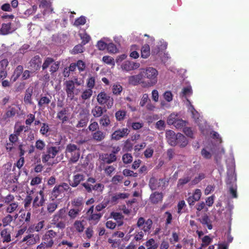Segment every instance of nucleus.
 Masks as SVG:
<instances>
[{
    "instance_id": "1",
    "label": "nucleus",
    "mask_w": 249,
    "mask_h": 249,
    "mask_svg": "<svg viewBox=\"0 0 249 249\" xmlns=\"http://www.w3.org/2000/svg\"><path fill=\"white\" fill-rule=\"evenodd\" d=\"M142 79L144 80L142 82V86L143 88H148L154 86L158 81V71L152 67H148L142 69L141 71Z\"/></svg>"
},
{
    "instance_id": "2",
    "label": "nucleus",
    "mask_w": 249,
    "mask_h": 249,
    "mask_svg": "<svg viewBox=\"0 0 249 249\" xmlns=\"http://www.w3.org/2000/svg\"><path fill=\"white\" fill-rule=\"evenodd\" d=\"M153 221L151 219L149 218L145 220L142 217H139L136 226L141 230V231H136L134 233V239L137 241H140L143 237L144 233L148 232L149 233Z\"/></svg>"
},
{
    "instance_id": "3",
    "label": "nucleus",
    "mask_w": 249,
    "mask_h": 249,
    "mask_svg": "<svg viewBox=\"0 0 249 249\" xmlns=\"http://www.w3.org/2000/svg\"><path fill=\"white\" fill-rule=\"evenodd\" d=\"M65 153L66 157L69 159V161L70 163H76L79 159L80 155L79 148L74 144L69 143L67 144Z\"/></svg>"
},
{
    "instance_id": "4",
    "label": "nucleus",
    "mask_w": 249,
    "mask_h": 249,
    "mask_svg": "<svg viewBox=\"0 0 249 249\" xmlns=\"http://www.w3.org/2000/svg\"><path fill=\"white\" fill-rule=\"evenodd\" d=\"M96 182L95 178L92 177L89 178L86 182L82 183L81 185L85 188V191L89 193H91L92 191H95L98 192L99 194H102L104 189V185L102 183H96L94 185L92 184H94Z\"/></svg>"
},
{
    "instance_id": "5",
    "label": "nucleus",
    "mask_w": 249,
    "mask_h": 249,
    "mask_svg": "<svg viewBox=\"0 0 249 249\" xmlns=\"http://www.w3.org/2000/svg\"><path fill=\"white\" fill-rule=\"evenodd\" d=\"M60 150L61 148L60 146L47 145L46 151L42 153V162L46 163L50 159H54Z\"/></svg>"
},
{
    "instance_id": "6",
    "label": "nucleus",
    "mask_w": 249,
    "mask_h": 249,
    "mask_svg": "<svg viewBox=\"0 0 249 249\" xmlns=\"http://www.w3.org/2000/svg\"><path fill=\"white\" fill-rule=\"evenodd\" d=\"M60 64V61H55L53 58L47 57L45 58L42 65V70L44 71L47 69L50 66L49 71L51 74L53 75L58 70Z\"/></svg>"
},
{
    "instance_id": "7",
    "label": "nucleus",
    "mask_w": 249,
    "mask_h": 249,
    "mask_svg": "<svg viewBox=\"0 0 249 249\" xmlns=\"http://www.w3.org/2000/svg\"><path fill=\"white\" fill-rule=\"evenodd\" d=\"M97 101L100 105L106 104L107 109L111 108L114 104L113 98L108 95L105 91H101L97 95Z\"/></svg>"
},
{
    "instance_id": "8",
    "label": "nucleus",
    "mask_w": 249,
    "mask_h": 249,
    "mask_svg": "<svg viewBox=\"0 0 249 249\" xmlns=\"http://www.w3.org/2000/svg\"><path fill=\"white\" fill-rule=\"evenodd\" d=\"M57 235V233L53 230L47 231L43 236L42 240L46 244V248H51L54 245L53 239Z\"/></svg>"
},
{
    "instance_id": "9",
    "label": "nucleus",
    "mask_w": 249,
    "mask_h": 249,
    "mask_svg": "<svg viewBox=\"0 0 249 249\" xmlns=\"http://www.w3.org/2000/svg\"><path fill=\"white\" fill-rule=\"evenodd\" d=\"M64 86L67 97L71 100H73L74 97V82L72 80H67L64 83Z\"/></svg>"
},
{
    "instance_id": "10",
    "label": "nucleus",
    "mask_w": 249,
    "mask_h": 249,
    "mask_svg": "<svg viewBox=\"0 0 249 249\" xmlns=\"http://www.w3.org/2000/svg\"><path fill=\"white\" fill-rule=\"evenodd\" d=\"M99 159L102 161L100 164V167H104L105 164H109L117 160V157L114 156L111 154L104 153L100 154Z\"/></svg>"
},
{
    "instance_id": "11",
    "label": "nucleus",
    "mask_w": 249,
    "mask_h": 249,
    "mask_svg": "<svg viewBox=\"0 0 249 249\" xmlns=\"http://www.w3.org/2000/svg\"><path fill=\"white\" fill-rule=\"evenodd\" d=\"M129 130L125 127L115 130L111 136L112 140L118 141L123 138L126 137L129 133Z\"/></svg>"
},
{
    "instance_id": "12",
    "label": "nucleus",
    "mask_w": 249,
    "mask_h": 249,
    "mask_svg": "<svg viewBox=\"0 0 249 249\" xmlns=\"http://www.w3.org/2000/svg\"><path fill=\"white\" fill-rule=\"evenodd\" d=\"M44 193L43 190L39 191L33 201V207L37 208L42 206L45 203Z\"/></svg>"
},
{
    "instance_id": "13",
    "label": "nucleus",
    "mask_w": 249,
    "mask_h": 249,
    "mask_svg": "<svg viewBox=\"0 0 249 249\" xmlns=\"http://www.w3.org/2000/svg\"><path fill=\"white\" fill-rule=\"evenodd\" d=\"M165 184L166 180L165 178L158 179L154 177H152L149 180V186L152 190H155L159 189L161 184L163 186H164Z\"/></svg>"
},
{
    "instance_id": "14",
    "label": "nucleus",
    "mask_w": 249,
    "mask_h": 249,
    "mask_svg": "<svg viewBox=\"0 0 249 249\" xmlns=\"http://www.w3.org/2000/svg\"><path fill=\"white\" fill-rule=\"evenodd\" d=\"M202 195L201 191L199 189H196L195 190L192 196H190L187 199V201L190 206L192 207L195 204V202L198 201L200 199Z\"/></svg>"
},
{
    "instance_id": "15",
    "label": "nucleus",
    "mask_w": 249,
    "mask_h": 249,
    "mask_svg": "<svg viewBox=\"0 0 249 249\" xmlns=\"http://www.w3.org/2000/svg\"><path fill=\"white\" fill-rule=\"evenodd\" d=\"M166 137L170 145L171 146L177 145L176 142L178 139V133L176 134L173 131L169 130L166 132Z\"/></svg>"
},
{
    "instance_id": "16",
    "label": "nucleus",
    "mask_w": 249,
    "mask_h": 249,
    "mask_svg": "<svg viewBox=\"0 0 249 249\" xmlns=\"http://www.w3.org/2000/svg\"><path fill=\"white\" fill-rule=\"evenodd\" d=\"M128 81L129 84L133 86H137L139 84L142 85V82L144 81L140 72L139 74L130 76L128 78Z\"/></svg>"
},
{
    "instance_id": "17",
    "label": "nucleus",
    "mask_w": 249,
    "mask_h": 249,
    "mask_svg": "<svg viewBox=\"0 0 249 249\" xmlns=\"http://www.w3.org/2000/svg\"><path fill=\"white\" fill-rule=\"evenodd\" d=\"M41 63V59L38 55L34 56L29 62L30 66L36 71L40 69Z\"/></svg>"
},
{
    "instance_id": "18",
    "label": "nucleus",
    "mask_w": 249,
    "mask_h": 249,
    "mask_svg": "<svg viewBox=\"0 0 249 249\" xmlns=\"http://www.w3.org/2000/svg\"><path fill=\"white\" fill-rule=\"evenodd\" d=\"M33 89L34 88L32 86H30L26 89L23 99L24 102L25 104L32 105L33 104L32 96L33 95Z\"/></svg>"
},
{
    "instance_id": "19",
    "label": "nucleus",
    "mask_w": 249,
    "mask_h": 249,
    "mask_svg": "<svg viewBox=\"0 0 249 249\" xmlns=\"http://www.w3.org/2000/svg\"><path fill=\"white\" fill-rule=\"evenodd\" d=\"M107 111V110L105 107L96 105L92 109L91 113L95 118H98L101 117L103 113L106 112Z\"/></svg>"
},
{
    "instance_id": "20",
    "label": "nucleus",
    "mask_w": 249,
    "mask_h": 249,
    "mask_svg": "<svg viewBox=\"0 0 249 249\" xmlns=\"http://www.w3.org/2000/svg\"><path fill=\"white\" fill-rule=\"evenodd\" d=\"M85 179V176L83 174L78 173L73 176V180L70 182V185L72 187H76Z\"/></svg>"
},
{
    "instance_id": "21",
    "label": "nucleus",
    "mask_w": 249,
    "mask_h": 249,
    "mask_svg": "<svg viewBox=\"0 0 249 249\" xmlns=\"http://www.w3.org/2000/svg\"><path fill=\"white\" fill-rule=\"evenodd\" d=\"M140 66V64L137 63L132 62L129 61H124L122 65V68L123 70L130 71L134 69H137Z\"/></svg>"
},
{
    "instance_id": "22",
    "label": "nucleus",
    "mask_w": 249,
    "mask_h": 249,
    "mask_svg": "<svg viewBox=\"0 0 249 249\" xmlns=\"http://www.w3.org/2000/svg\"><path fill=\"white\" fill-rule=\"evenodd\" d=\"M99 120V124L103 128L109 127L111 126L110 117L107 114L103 115Z\"/></svg>"
},
{
    "instance_id": "23",
    "label": "nucleus",
    "mask_w": 249,
    "mask_h": 249,
    "mask_svg": "<svg viewBox=\"0 0 249 249\" xmlns=\"http://www.w3.org/2000/svg\"><path fill=\"white\" fill-rule=\"evenodd\" d=\"M163 194L162 193L155 192L151 194L150 196V200L153 204H157L161 202L163 199Z\"/></svg>"
},
{
    "instance_id": "24",
    "label": "nucleus",
    "mask_w": 249,
    "mask_h": 249,
    "mask_svg": "<svg viewBox=\"0 0 249 249\" xmlns=\"http://www.w3.org/2000/svg\"><path fill=\"white\" fill-rule=\"evenodd\" d=\"M68 110L66 108H63L62 110L59 111L57 113L56 118L61 121L62 124L65 123L69 120L68 116Z\"/></svg>"
},
{
    "instance_id": "25",
    "label": "nucleus",
    "mask_w": 249,
    "mask_h": 249,
    "mask_svg": "<svg viewBox=\"0 0 249 249\" xmlns=\"http://www.w3.org/2000/svg\"><path fill=\"white\" fill-rule=\"evenodd\" d=\"M23 71V67L21 65H18L14 70L11 80L13 82H16L22 73Z\"/></svg>"
},
{
    "instance_id": "26",
    "label": "nucleus",
    "mask_w": 249,
    "mask_h": 249,
    "mask_svg": "<svg viewBox=\"0 0 249 249\" xmlns=\"http://www.w3.org/2000/svg\"><path fill=\"white\" fill-rule=\"evenodd\" d=\"M177 145H179L180 147H184L188 144V140L186 138L180 133H178V139L176 142Z\"/></svg>"
},
{
    "instance_id": "27",
    "label": "nucleus",
    "mask_w": 249,
    "mask_h": 249,
    "mask_svg": "<svg viewBox=\"0 0 249 249\" xmlns=\"http://www.w3.org/2000/svg\"><path fill=\"white\" fill-rule=\"evenodd\" d=\"M71 203L72 206L75 208V209H80L81 211L83 209L84 205L83 197H76L71 201Z\"/></svg>"
},
{
    "instance_id": "28",
    "label": "nucleus",
    "mask_w": 249,
    "mask_h": 249,
    "mask_svg": "<svg viewBox=\"0 0 249 249\" xmlns=\"http://www.w3.org/2000/svg\"><path fill=\"white\" fill-rule=\"evenodd\" d=\"M67 217L65 208L60 209L53 216L52 220H62Z\"/></svg>"
},
{
    "instance_id": "29",
    "label": "nucleus",
    "mask_w": 249,
    "mask_h": 249,
    "mask_svg": "<svg viewBox=\"0 0 249 249\" xmlns=\"http://www.w3.org/2000/svg\"><path fill=\"white\" fill-rule=\"evenodd\" d=\"M3 242H10L11 241V233L8 229H4L0 232Z\"/></svg>"
},
{
    "instance_id": "30",
    "label": "nucleus",
    "mask_w": 249,
    "mask_h": 249,
    "mask_svg": "<svg viewBox=\"0 0 249 249\" xmlns=\"http://www.w3.org/2000/svg\"><path fill=\"white\" fill-rule=\"evenodd\" d=\"M44 225H45L44 220H42L41 221H39L37 223L34 225V228H33L32 226H30L27 230V232H31L32 230L35 231L37 232H39L43 229V228L44 227Z\"/></svg>"
},
{
    "instance_id": "31",
    "label": "nucleus",
    "mask_w": 249,
    "mask_h": 249,
    "mask_svg": "<svg viewBox=\"0 0 249 249\" xmlns=\"http://www.w3.org/2000/svg\"><path fill=\"white\" fill-rule=\"evenodd\" d=\"M236 180V177L232 172L227 174V177L226 180V184L228 186L231 185L235 186Z\"/></svg>"
},
{
    "instance_id": "32",
    "label": "nucleus",
    "mask_w": 249,
    "mask_h": 249,
    "mask_svg": "<svg viewBox=\"0 0 249 249\" xmlns=\"http://www.w3.org/2000/svg\"><path fill=\"white\" fill-rule=\"evenodd\" d=\"M63 193L61 187L59 185H56L54 187L51 192V197L53 199L57 198Z\"/></svg>"
},
{
    "instance_id": "33",
    "label": "nucleus",
    "mask_w": 249,
    "mask_h": 249,
    "mask_svg": "<svg viewBox=\"0 0 249 249\" xmlns=\"http://www.w3.org/2000/svg\"><path fill=\"white\" fill-rule=\"evenodd\" d=\"M128 197V194L125 193L116 194L111 197V201L113 203H117L119 199H125Z\"/></svg>"
},
{
    "instance_id": "34",
    "label": "nucleus",
    "mask_w": 249,
    "mask_h": 249,
    "mask_svg": "<svg viewBox=\"0 0 249 249\" xmlns=\"http://www.w3.org/2000/svg\"><path fill=\"white\" fill-rule=\"evenodd\" d=\"M106 137V133L101 130H97L92 134V138L97 142L103 141Z\"/></svg>"
},
{
    "instance_id": "35",
    "label": "nucleus",
    "mask_w": 249,
    "mask_h": 249,
    "mask_svg": "<svg viewBox=\"0 0 249 249\" xmlns=\"http://www.w3.org/2000/svg\"><path fill=\"white\" fill-rule=\"evenodd\" d=\"M11 23H3L0 29V32L2 35H6L11 33Z\"/></svg>"
},
{
    "instance_id": "36",
    "label": "nucleus",
    "mask_w": 249,
    "mask_h": 249,
    "mask_svg": "<svg viewBox=\"0 0 249 249\" xmlns=\"http://www.w3.org/2000/svg\"><path fill=\"white\" fill-rule=\"evenodd\" d=\"M150 54V49L149 45L146 44L141 49V57L143 58H148Z\"/></svg>"
},
{
    "instance_id": "37",
    "label": "nucleus",
    "mask_w": 249,
    "mask_h": 249,
    "mask_svg": "<svg viewBox=\"0 0 249 249\" xmlns=\"http://www.w3.org/2000/svg\"><path fill=\"white\" fill-rule=\"evenodd\" d=\"M92 89H86L81 93V98L83 100L89 99L92 96Z\"/></svg>"
},
{
    "instance_id": "38",
    "label": "nucleus",
    "mask_w": 249,
    "mask_h": 249,
    "mask_svg": "<svg viewBox=\"0 0 249 249\" xmlns=\"http://www.w3.org/2000/svg\"><path fill=\"white\" fill-rule=\"evenodd\" d=\"M126 115V111L124 110H119L116 112L115 116L118 121H123Z\"/></svg>"
},
{
    "instance_id": "39",
    "label": "nucleus",
    "mask_w": 249,
    "mask_h": 249,
    "mask_svg": "<svg viewBox=\"0 0 249 249\" xmlns=\"http://www.w3.org/2000/svg\"><path fill=\"white\" fill-rule=\"evenodd\" d=\"M52 224L55 227L61 229L63 230L66 227V223L65 221H62V220H52Z\"/></svg>"
},
{
    "instance_id": "40",
    "label": "nucleus",
    "mask_w": 249,
    "mask_h": 249,
    "mask_svg": "<svg viewBox=\"0 0 249 249\" xmlns=\"http://www.w3.org/2000/svg\"><path fill=\"white\" fill-rule=\"evenodd\" d=\"M31 217V213L30 212H28L27 213H23L20 216V217L21 218L20 221L23 222V223L28 224L30 222Z\"/></svg>"
},
{
    "instance_id": "41",
    "label": "nucleus",
    "mask_w": 249,
    "mask_h": 249,
    "mask_svg": "<svg viewBox=\"0 0 249 249\" xmlns=\"http://www.w3.org/2000/svg\"><path fill=\"white\" fill-rule=\"evenodd\" d=\"M51 96L50 98L47 96L41 97L38 102V106L40 107H42L45 105H48L51 102Z\"/></svg>"
},
{
    "instance_id": "42",
    "label": "nucleus",
    "mask_w": 249,
    "mask_h": 249,
    "mask_svg": "<svg viewBox=\"0 0 249 249\" xmlns=\"http://www.w3.org/2000/svg\"><path fill=\"white\" fill-rule=\"evenodd\" d=\"M18 206L17 202H12L9 204V205L6 208V211L9 213H12L17 209Z\"/></svg>"
},
{
    "instance_id": "43",
    "label": "nucleus",
    "mask_w": 249,
    "mask_h": 249,
    "mask_svg": "<svg viewBox=\"0 0 249 249\" xmlns=\"http://www.w3.org/2000/svg\"><path fill=\"white\" fill-rule=\"evenodd\" d=\"M81 212V209H76L75 208L71 209L68 212V215L71 219H74L78 215L79 213Z\"/></svg>"
},
{
    "instance_id": "44",
    "label": "nucleus",
    "mask_w": 249,
    "mask_h": 249,
    "mask_svg": "<svg viewBox=\"0 0 249 249\" xmlns=\"http://www.w3.org/2000/svg\"><path fill=\"white\" fill-rule=\"evenodd\" d=\"M145 246L147 247V249H156L158 246L153 238L147 240L145 243Z\"/></svg>"
},
{
    "instance_id": "45",
    "label": "nucleus",
    "mask_w": 249,
    "mask_h": 249,
    "mask_svg": "<svg viewBox=\"0 0 249 249\" xmlns=\"http://www.w3.org/2000/svg\"><path fill=\"white\" fill-rule=\"evenodd\" d=\"M102 216V215L101 213H93L89 215L87 220L89 221H93L95 222V224H96L100 220Z\"/></svg>"
},
{
    "instance_id": "46",
    "label": "nucleus",
    "mask_w": 249,
    "mask_h": 249,
    "mask_svg": "<svg viewBox=\"0 0 249 249\" xmlns=\"http://www.w3.org/2000/svg\"><path fill=\"white\" fill-rule=\"evenodd\" d=\"M73 226L76 230L79 232H83L84 230V226L81 221L76 220L74 223Z\"/></svg>"
},
{
    "instance_id": "47",
    "label": "nucleus",
    "mask_w": 249,
    "mask_h": 249,
    "mask_svg": "<svg viewBox=\"0 0 249 249\" xmlns=\"http://www.w3.org/2000/svg\"><path fill=\"white\" fill-rule=\"evenodd\" d=\"M86 17L83 16H82L75 20L73 25L78 27L80 25H84L86 23Z\"/></svg>"
},
{
    "instance_id": "48",
    "label": "nucleus",
    "mask_w": 249,
    "mask_h": 249,
    "mask_svg": "<svg viewBox=\"0 0 249 249\" xmlns=\"http://www.w3.org/2000/svg\"><path fill=\"white\" fill-rule=\"evenodd\" d=\"M122 160L124 164H129L132 162L133 157L131 154L125 153L122 156Z\"/></svg>"
},
{
    "instance_id": "49",
    "label": "nucleus",
    "mask_w": 249,
    "mask_h": 249,
    "mask_svg": "<svg viewBox=\"0 0 249 249\" xmlns=\"http://www.w3.org/2000/svg\"><path fill=\"white\" fill-rule=\"evenodd\" d=\"M79 36L82 39L81 43L83 45H86L89 42L90 40V36L87 33L79 34Z\"/></svg>"
},
{
    "instance_id": "50",
    "label": "nucleus",
    "mask_w": 249,
    "mask_h": 249,
    "mask_svg": "<svg viewBox=\"0 0 249 249\" xmlns=\"http://www.w3.org/2000/svg\"><path fill=\"white\" fill-rule=\"evenodd\" d=\"M46 146L45 142L41 140H38L36 142L35 147L39 151H42L44 149Z\"/></svg>"
},
{
    "instance_id": "51",
    "label": "nucleus",
    "mask_w": 249,
    "mask_h": 249,
    "mask_svg": "<svg viewBox=\"0 0 249 249\" xmlns=\"http://www.w3.org/2000/svg\"><path fill=\"white\" fill-rule=\"evenodd\" d=\"M16 115V109L14 107L8 110L3 116L4 120L14 117Z\"/></svg>"
},
{
    "instance_id": "52",
    "label": "nucleus",
    "mask_w": 249,
    "mask_h": 249,
    "mask_svg": "<svg viewBox=\"0 0 249 249\" xmlns=\"http://www.w3.org/2000/svg\"><path fill=\"white\" fill-rule=\"evenodd\" d=\"M112 90L114 94L116 95H119L122 92L123 88L119 84H114L112 86Z\"/></svg>"
},
{
    "instance_id": "53",
    "label": "nucleus",
    "mask_w": 249,
    "mask_h": 249,
    "mask_svg": "<svg viewBox=\"0 0 249 249\" xmlns=\"http://www.w3.org/2000/svg\"><path fill=\"white\" fill-rule=\"evenodd\" d=\"M50 131L49 124L47 123H42V126L40 129V133L44 136H47V133Z\"/></svg>"
},
{
    "instance_id": "54",
    "label": "nucleus",
    "mask_w": 249,
    "mask_h": 249,
    "mask_svg": "<svg viewBox=\"0 0 249 249\" xmlns=\"http://www.w3.org/2000/svg\"><path fill=\"white\" fill-rule=\"evenodd\" d=\"M107 49L108 52L110 53H116L118 51V49L116 45L113 43H110L107 44Z\"/></svg>"
},
{
    "instance_id": "55",
    "label": "nucleus",
    "mask_w": 249,
    "mask_h": 249,
    "mask_svg": "<svg viewBox=\"0 0 249 249\" xmlns=\"http://www.w3.org/2000/svg\"><path fill=\"white\" fill-rule=\"evenodd\" d=\"M13 218L11 215H10V214L7 215L2 220L3 226L4 227H5V226L8 225L13 221Z\"/></svg>"
},
{
    "instance_id": "56",
    "label": "nucleus",
    "mask_w": 249,
    "mask_h": 249,
    "mask_svg": "<svg viewBox=\"0 0 249 249\" xmlns=\"http://www.w3.org/2000/svg\"><path fill=\"white\" fill-rule=\"evenodd\" d=\"M83 45H84L81 43L75 46L72 50V53L77 54L82 53L84 49Z\"/></svg>"
},
{
    "instance_id": "57",
    "label": "nucleus",
    "mask_w": 249,
    "mask_h": 249,
    "mask_svg": "<svg viewBox=\"0 0 249 249\" xmlns=\"http://www.w3.org/2000/svg\"><path fill=\"white\" fill-rule=\"evenodd\" d=\"M102 60L107 65H115L114 60L113 58L110 56H103Z\"/></svg>"
},
{
    "instance_id": "58",
    "label": "nucleus",
    "mask_w": 249,
    "mask_h": 249,
    "mask_svg": "<svg viewBox=\"0 0 249 249\" xmlns=\"http://www.w3.org/2000/svg\"><path fill=\"white\" fill-rule=\"evenodd\" d=\"M229 193L231 196L232 198H237V186L236 185L235 186H229Z\"/></svg>"
},
{
    "instance_id": "59",
    "label": "nucleus",
    "mask_w": 249,
    "mask_h": 249,
    "mask_svg": "<svg viewBox=\"0 0 249 249\" xmlns=\"http://www.w3.org/2000/svg\"><path fill=\"white\" fill-rule=\"evenodd\" d=\"M95 78L93 76L89 77L87 80V86L89 89H92L95 86Z\"/></svg>"
},
{
    "instance_id": "60",
    "label": "nucleus",
    "mask_w": 249,
    "mask_h": 249,
    "mask_svg": "<svg viewBox=\"0 0 249 249\" xmlns=\"http://www.w3.org/2000/svg\"><path fill=\"white\" fill-rule=\"evenodd\" d=\"M109 201H102L95 207V209L97 212H100L107 207Z\"/></svg>"
},
{
    "instance_id": "61",
    "label": "nucleus",
    "mask_w": 249,
    "mask_h": 249,
    "mask_svg": "<svg viewBox=\"0 0 249 249\" xmlns=\"http://www.w3.org/2000/svg\"><path fill=\"white\" fill-rule=\"evenodd\" d=\"M164 99L168 102H170L173 100V95L170 91H166L163 94Z\"/></svg>"
},
{
    "instance_id": "62",
    "label": "nucleus",
    "mask_w": 249,
    "mask_h": 249,
    "mask_svg": "<svg viewBox=\"0 0 249 249\" xmlns=\"http://www.w3.org/2000/svg\"><path fill=\"white\" fill-rule=\"evenodd\" d=\"M110 216L116 221L121 220L124 218V216L120 213L111 212Z\"/></svg>"
},
{
    "instance_id": "63",
    "label": "nucleus",
    "mask_w": 249,
    "mask_h": 249,
    "mask_svg": "<svg viewBox=\"0 0 249 249\" xmlns=\"http://www.w3.org/2000/svg\"><path fill=\"white\" fill-rule=\"evenodd\" d=\"M202 241L203 243L201 244V246L206 247L212 242V239L209 236L205 235L202 239Z\"/></svg>"
},
{
    "instance_id": "64",
    "label": "nucleus",
    "mask_w": 249,
    "mask_h": 249,
    "mask_svg": "<svg viewBox=\"0 0 249 249\" xmlns=\"http://www.w3.org/2000/svg\"><path fill=\"white\" fill-rule=\"evenodd\" d=\"M14 199V196L11 194H9L8 195H7L5 197L3 198V201L4 202V203L9 204L13 202Z\"/></svg>"
}]
</instances>
